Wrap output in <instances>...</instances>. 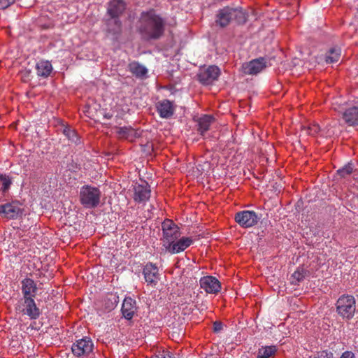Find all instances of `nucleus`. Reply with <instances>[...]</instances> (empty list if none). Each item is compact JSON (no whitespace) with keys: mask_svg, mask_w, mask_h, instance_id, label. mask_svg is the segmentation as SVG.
<instances>
[{"mask_svg":"<svg viewBox=\"0 0 358 358\" xmlns=\"http://www.w3.org/2000/svg\"><path fill=\"white\" fill-rule=\"evenodd\" d=\"M356 311V300L352 295L343 294L336 301V312L343 320H351Z\"/></svg>","mask_w":358,"mask_h":358,"instance_id":"3","label":"nucleus"},{"mask_svg":"<svg viewBox=\"0 0 358 358\" xmlns=\"http://www.w3.org/2000/svg\"><path fill=\"white\" fill-rule=\"evenodd\" d=\"M220 73V69L217 66H210L198 74V78L203 85H210L217 79Z\"/></svg>","mask_w":358,"mask_h":358,"instance_id":"14","label":"nucleus"},{"mask_svg":"<svg viewBox=\"0 0 358 358\" xmlns=\"http://www.w3.org/2000/svg\"><path fill=\"white\" fill-rule=\"evenodd\" d=\"M63 133L72 143L75 144H78L80 143V138L75 130L66 127L64 129Z\"/></svg>","mask_w":358,"mask_h":358,"instance_id":"28","label":"nucleus"},{"mask_svg":"<svg viewBox=\"0 0 358 358\" xmlns=\"http://www.w3.org/2000/svg\"><path fill=\"white\" fill-rule=\"evenodd\" d=\"M313 358H334V355L331 352L324 350L317 352Z\"/></svg>","mask_w":358,"mask_h":358,"instance_id":"32","label":"nucleus"},{"mask_svg":"<svg viewBox=\"0 0 358 358\" xmlns=\"http://www.w3.org/2000/svg\"><path fill=\"white\" fill-rule=\"evenodd\" d=\"M143 274L147 285L155 287L159 281V268L156 264L148 262L143 268Z\"/></svg>","mask_w":358,"mask_h":358,"instance_id":"11","label":"nucleus"},{"mask_svg":"<svg viewBox=\"0 0 358 358\" xmlns=\"http://www.w3.org/2000/svg\"><path fill=\"white\" fill-rule=\"evenodd\" d=\"M93 343L92 340L85 336L81 339L77 340L71 346L72 353L76 357L87 356L93 350Z\"/></svg>","mask_w":358,"mask_h":358,"instance_id":"10","label":"nucleus"},{"mask_svg":"<svg viewBox=\"0 0 358 358\" xmlns=\"http://www.w3.org/2000/svg\"><path fill=\"white\" fill-rule=\"evenodd\" d=\"M223 329V324L220 321H215L213 322V331L215 333L220 332Z\"/></svg>","mask_w":358,"mask_h":358,"instance_id":"35","label":"nucleus"},{"mask_svg":"<svg viewBox=\"0 0 358 358\" xmlns=\"http://www.w3.org/2000/svg\"><path fill=\"white\" fill-rule=\"evenodd\" d=\"M22 298H34L37 292V285L31 278H27L22 280Z\"/></svg>","mask_w":358,"mask_h":358,"instance_id":"18","label":"nucleus"},{"mask_svg":"<svg viewBox=\"0 0 358 358\" xmlns=\"http://www.w3.org/2000/svg\"><path fill=\"white\" fill-rule=\"evenodd\" d=\"M233 20L238 24H245L247 15L241 8L227 6L218 10L215 20L217 25L225 27Z\"/></svg>","mask_w":358,"mask_h":358,"instance_id":"2","label":"nucleus"},{"mask_svg":"<svg viewBox=\"0 0 358 358\" xmlns=\"http://www.w3.org/2000/svg\"><path fill=\"white\" fill-rule=\"evenodd\" d=\"M24 209L18 201H12L0 205V217L3 219L16 220L22 216Z\"/></svg>","mask_w":358,"mask_h":358,"instance_id":"8","label":"nucleus"},{"mask_svg":"<svg viewBox=\"0 0 358 358\" xmlns=\"http://www.w3.org/2000/svg\"><path fill=\"white\" fill-rule=\"evenodd\" d=\"M116 132L120 138H125L129 141H133L136 138L140 136V134L130 127H118Z\"/></svg>","mask_w":358,"mask_h":358,"instance_id":"22","label":"nucleus"},{"mask_svg":"<svg viewBox=\"0 0 358 358\" xmlns=\"http://www.w3.org/2000/svg\"><path fill=\"white\" fill-rule=\"evenodd\" d=\"M136 310L137 306L136 300H134L130 296L125 297V299L123 301L121 308L123 317L125 319L130 320L134 317Z\"/></svg>","mask_w":358,"mask_h":358,"instance_id":"17","label":"nucleus"},{"mask_svg":"<svg viewBox=\"0 0 358 358\" xmlns=\"http://www.w3.org/2000/svg\"><path fill=\"white\" fill-rule=\"evenodd\" d=\"M157 110L161 117L166 119L171 117L174 113L172 103L166 99L159 103Z\"/></svg>","mask_w":358,"mask_h":358,"instance_id":"20","label":"nucleus"},{"mask_svg":"<svg viewBox=\"0 0 358 358\" xmlns=\"http://www.w3.org/2000/svg\"><path fill=\"white\" fill-rule=\"evenodd\" d=\"M194 243L191 237H182L179 240L175 241L166 250L171 254H176L183 252Z\"/></svg>","mask_w":358,"mask_h":358,"instance_id":"16","label":"nucleus"},{"mask_svg":"<svg viewBox=\"0 0 358 358\" xmlns=\"http://www.w3.org/2000/svg\"><path fill=\"white\" fill-rule=\"evenodd\" d=\"M125 8L126 4L123 0H111L108 3L107 13L113 19V22L115 24V27L109 29L110 32L117 34L120 31L121 22L118 18L124 13Z\"/></svg>","mask_w":358,"mask_h":358,"instance_id":"5","label":"nucleus"},{"mask_svg":"<svg viewBox=\"0 0 358 358\" xmlns=\"http://www.w3.org/2000/svg\"><path fill=\"white\" fill-rule=\"evenodd\" d=\"M214 121V117L212 115H205L199 118L198 122V131L202 136L209 130L210 124Z\"/></svg>","mask_w":358,"mask_h":358,"instance_id":"23","label":"nucleus"},{"mask_svg":"<svg viewBox=\"0 0 358 358\" xmlns=\"http://www.w3.org/2000/svg\"><path fill=\"white\" fill-rule=\"evenodd\" d=\"M353 171V165L351 163H348L345 165L343 168L338 169L337 171V174L340 176L341 178H345L346 176L350 175Z\"/></svg>","mask_w":358,"mask_h":358,"instance_id":"30","label":"nucleus"},{"mask_svg":"<svg viewBox=\"0 0 358 358\" xmlns=\"http://www.w3.org/2000/svg\"><path fill=\"white\" fill-rule=\"evenodd\" d=\"M16 310L31 320H36L41 315V310L37 307L34 298H22L17 304Z\"/></svg>","mask_w":358,"mask_h":358,"instance_id":"7","label":"nucleus"},{"mask_svg":"<svg viewBox=\"0 0 358 358\" xmlns=\"http://www.w3.org/2000/svg\"><path fill=\"white\" fill-rule=\"evenodd\" d=\"M112 116H113V115H111V114H110V113H105V114L103 115L104 118H105V119H107V120L110 119V118L112 117Z\"/></svg>","mask_w":358,"mask_h":358,"instance_id":"38","label":"nucleus"},{"mask_svg":"<svg viewBox=\"0 0 358 358\" xmlns=\"http://www.w3.org/2000/svg\"><path fill=\"white\" fill-rule=\"evenodd\" d=\"M161 358H175L172 354H171L170 352H167L166 353L163 357H161Z\"/></svg>","mask_w":358,"mask_h":358,"instance_id":"37","label":"nucleus"},{"mask_svg":"<svg viewBox=\"0 0 358 358\" xmlns=\"http://www.w3.org/2000/svg\"><path fill=\"white\" fill-rule=\"evenodd\" d=\"M36 71L38 76L47 78L52 71V66L47 60H40L36 64Z\"/></svg>","mask_w":358,"mask_h":358,"instance_id":"21","label":"nucleus"},{"mask_svg":"<svg viewBox=\"0 0 358 358\" xmlns=\"http://www.w3.org/2000/svg\"><path fill=\"white\" fill-rule=\"evenodd\" d=\"M166 21L154 9L143 11L139 19L138 31L145 41H157L165 33Z\"/></svg>","mask_w":358,"mask_h":358,"instance_id":"1","label":"nucleus"},{"mask_svg":"<svg viewBox=\"0 0 358 358\" xmlns=\"http://www.w3.org/2000/svg\"><path fill=\"white\" fill-rule=\"evenodd\" d=\"M276 352L277 348L275 345L262 346L258 350L257 358H270L273 357Z\"/></svg>","mask_w":358,"mask_h":358,"instance_id":"25","label":"nucleus"},{"mask_svg":"<svg viewBox=\"0 0 358 358\" xmlns=\"http://www.w3.org/2000/svg\"><path fill=\"white\" fill-rule=\"evenodd\" d=\"M6 175L5 174H1L0 173V180H2V178L5 176Z\"/></svg>","mask_w":358,"mask_h":358,"instance_id":"39","label":"nucleus"},{"mask_svg":"<svg viewBox=\"0 0 358 358\" xmlns=\"http://www.w3.org/2000/svg\"><path fill=\"white\" fill-rule=\"evenodd\" d=\"M320 127L317 124H312L308 127H304L302 129V131L305 132L308 135L315 136L319 133Z\"/></svg>","mask_w":358,"mask_h":358,"instance_id":"29","label":"nucleus"},{"mask_svg":"<svg viewBox=\"0 0 358 358\" xmlns=\"http://www.w3.org/2000/svg\"><path fill=\"white\" fill-rule=\"evenodd\" d=\"M129 69L130 72L137 78H143L148 73L146 67L137 62L130 63L129 64Z\"/></svg>","mask_w":358,"mask_h":358,"instance_id":"24","label":"nucleus"},{"mask_svg":"<svg viewBox=\"0 0 358 358\" xmlns=\"http://www.w3.org/2000/svg\"><path fill=\"white\" fill-rule=\"evenodd\" d=\"M101 191L90 185H84L80 191V203L87 208H94L100 203Z\"/></svg>","mask_w":358,"mask_h":358,"instance_id":"4","label":"nucleus"},{"mask_svg":"<svg viewBox=\"0 0 358 358\" xmlns=\"http://www.w3.org/2000/svg\"><path fill=\"white\" fill-rule=\"evenodd\" d=\"M163 246L166 249L180 236L179 227L171 220H166L162 224Z\"/></svg>","mask_w":358,"mask_h":358,"instance_id":"6","label":"nucleus"},{"mask_svg":"<svg viewBox=\"0 0 358 358\" xmlns=\"http://www.w3.org/2000/svg\"><path fill=\"white\" fill-rule=\"evenodd\" d=\"M341 50L340 48H332L327 53L325 61L328 64L337 62L341 57Z\"/></svg>","mask_w":358,"mask_h":358,"instance_id":"26","label":"nucleus"},{"mask_svg":"<svg viewBox=\"0 0 358 358\" xmlns=\"http://www.w3.org/2000/svg\"><path fill=\"white\" fill-rule=\"evenodd\" d=\"M267 66V62L265 58L259 57L251 60L243 65V69L245 74L257 75L262 71Z\"/></svg>","mask_w":358,"mask_h":358,"instance_id":"13","label":"nucleus"},{"mask_svg":"<svg viewBox=\"0 0 358 358\" xmlns=\"http://www.w3.org/2000/svg\"><path fill=\"white\" fill-rule=\"evenodd\" d=\"M201 288L209 294H217L220 291L221 285L220 281L213 276H204L199 280Z\"/></svg>","mask_w":358,"mask_h":358,"instance_id":"15","label":"nucleus"},{"mask_svg":"<svg viewBox=\"0 0 358 358\" xmlns=\"http://www.w3.org/2000/svg\"><path fill=\"white\" fill-rule=\"evenodd\" d=\"M340 358H356V357L352 351H345L342 353Z\"/></svg>","mask_w":358,"mask_h":358,"instance_id":"36","label":"nucleus"},{"mask_svg":"<svg viewBox=\"0 0 358 358\" xmlns=\"http://www.w3.org/2000/svg\"><path fill=\"white\" fill-rule=\"evenodd\" d=\"M343 119L349 126L358 125V107L353 106L346 109L343 113Z\"/></svg>","mask_w":358,"mask_h":358,"instance_id":"19","label":"nucleus"},{"mask_svg":"<svg viewBox=\"0 0 358 358\" xmlns=\"http://www.w3.org/2000/svg\"><path fill=\"white\" fill-rule=\"evenodd\" d=\"M107 300L111 302V305L108 306V307L112 309L115 307L118 303V296L116 294H110L108 296Z\"/></svg>","mask_w":358,"mask_h":358,"instance_id":"33","label":"nucleus"},{"mask_svg":"<svg viewBox=\"0 0 358 358\" xmlns=\"http://www.w3.org/2000/svg\"><path fill=\"white\" fill-rule=\"evenodd\" d=\"M262 218V215L253 210H242L234 215L235 221L243 228H250L256 225Z\"/></svg>","mask_w":358,"mask_h":358,"instance_id":"9","label":"nucleus"},{"mask_svg":"<svg viewBox=\"0 0 358 358\" xmlns=\"http://www.w3.org/2000/svg\"><path fill=\"white\" fill-rule=\"evenodd\" d=\"M150 187L148 183L143 180L141 183L134 185V200L138 203L147 201L150 197Z\"/></svg>","mask_w":358,"mask_h":358,"instance_id":"12","label":"nucleus"},{"mask_svg":"<svg viewBox=\"0 0 358 358\" xmlns=\"http://www.w3.org/2000/svg\"><path fill=\"white\" fill-rule=\"evenodd\" d=\"M306 275V271L303 268L299 267L292 275L293 279L292 283L294 285L298 284L304 279Z\"/></svg>","mask_w":358,"mask_h":358,"instance_id":"27","label":"nucleus"},{"mask_svg":"<svg viewBox=\"0 0 358 358\" xmlns=\"http://www.w3.org/2000/svg\"><path fill=\"white\" fill-rule=\"evenodd\" d=\"M15 0H0V9H6L15 2Z\"/></svg>","mask_w":358,"mask_h":358,"instance_id":"34","label":"nucleus"},{"mask_svg":"<svg viewBox=\"0 0 358 358\" xmlns=\"http://www.w3.org/2000/svg\"><path fill=\"white\" fill-rule=\"evenodd\" d=\"M1 181L2 182L1 191L3 192H7L12 184L11 178L8 176L6 175Z\"/></svg>","mask_w":358,"mask_h":358,"instance_id":"31","label":"nucleus"}]
</instances>
